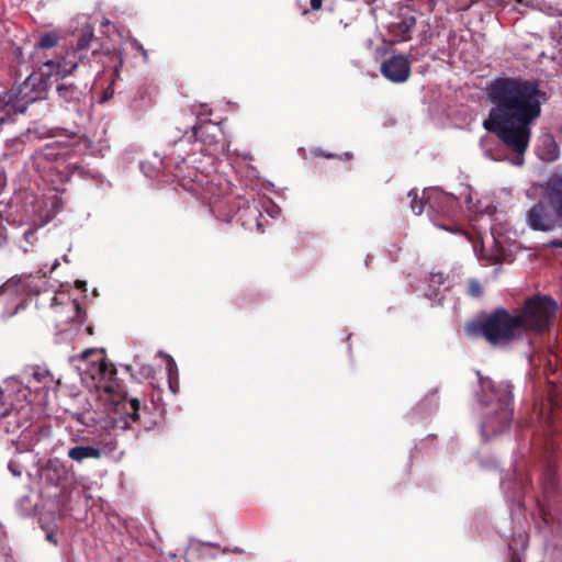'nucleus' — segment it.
Returning a JSON list of instances; mask_svg holds the SVG:
<instances>
[{"mask_svg":"<svg viewBox=\"0 0 562 562\" xmlns=\"http://www.w3.org/2000/svg\"><path fill=\"white\" fill-rule=\"evenodd\" d=\"M485 93L492 108L483 127L516 155L522 156L531 136V124L541 115L546 93L536 79L496 77Z\"/></svg>","mask_w":562,"mask_h":562,"instance_id":"nucleus-1","label":"nucleus"},{"mask_svg":"<svg viewBox=\"0 0 562 562\" xmlns=\"http://www.w3.org/2000/svg\"><path fill=\"white\" fill-rule=\"evenodd\" d=\"M76 362V371L81 384L89 391H103L111 394L114 404L115 416L112 418L114 430H126L133 424H138L143 429L150 430L157 425V415L136 397L126 394H116L119 386L114 382L116 368L109 363L102 349L87 348L78 357H72Z\"/></svg>","mask_w":562,"mask_h":562,"instance_id":"nucleus-2","label":"nucleus"},{"mask_svg":"<svg viewBox=\"0 0 562 562\" xmlns=\"http://www.w3.org/2000/svg\"><path fill=\"white\" fill-rule=\"evenodd\" d=\"M44 67L46 68L45 72L41 75L31 74L19 87L12 88L1 95L4 102V110L9 111L11 115L22 114L31 103L44 99L48 82L55 83L59 95L67 99L69 87L64 82H59L70 72V69L67 68V63L65 60H47Z\"/></svg>","mask_w":562,"mask_h":562,"instance_id":"nucleus-3","label":"nucleus"},{"mask_svg":"<svg viewBox=\"0 0 562 562\" xmlns=\"http://www.w3.org/2000/svg\"><path fill=\"white\" fill-rule=\"evenodd\" d=\"M539 422L541 423L546 436L544 442V467L541 474V487L546 497L552 496L558 487V463L557 459L561 452L560 443L557 442L555 435L562 431V405L553 396H549L541 404L539 411Z\"/></svg>","mask_w":562,"mask_h":562,"instance_id":"nucleus-4","label":"nucleus"},{"mask_svg":"<svg viewBox=\"0 0 562 562\" xmlns=\"http://www.w3.org/2000/svg\"><path fill=\"white\" fill-rule=\"evenodd\" d=\"M477 376L481 387L479 402L484 406L495 404L493 415L488 414L485 417L481 430L486 436L501 434L510 426L513 420V385L509 382L495 385L490 378L483 376L479 371Z\"/></svg>","mask_w":562,"mask_h":562,"instance_id":"nucleus-5","label":"nucleus"},{"mask_svg":"<svg viewBox=\"0 0 562 562\" xmlns=\"http://www.w3.org/2000/svg\"><path fill=\"white\" fill-rule=\"evenodd\" d=\"M3 393H0V432L19 434V442L32 450L40 440L41 426L33 423V407L29 402H19L5 406Z\"/></svg>","mask_w":562,"mask_h":562,"instance_id":"nucleus-6","label":"nucleus"},{"mask_svg":"<svg viewBox=\"0 0 562 562\" xmlns=\"http://www.w3.org/2000/svg\"><path fill=\"white\" fill-rule=\"evenodd\" d=\"M475 335L483 337L492 346L509 345L522 335L520 318L505 308H496L472 325Z\"/></svg>","mask_w":562,"mask_h":562,"instance_id":"nucleus-7","label":"nucleus"},{"mask_svg":"<svg viewBox=\"0 0 562 562\" xmlns=\"http://www.w3.org/2000/svg\"><path fill=\"white\" fill-rule=\"evenodd\" d=\"M99 40L93 34V27L90 24L85 25L80 30V34L77 38L76 48H72V55L80 59V65L72 63V79H78L77 82H72V93L75 89L79 90L83 99V103L92 104L93 97L91 95L92 85L94 82L91 65L87 59L85 50H91L94 56L99 49Z\"/></svg>","mask_w":562,"mask_h":562,"instance_id":"nucleus-8","label":"nucleus"},{"mask_svg":"<svg viewBox=\"0 0 562 562\" xmlns=\"http://www.w3.org/2000/svg\"><path fill=\"white\" fill-rule=\"evenodd\" d=\"M557 311L558 304L550 296H533L526 300L520 314H517L522 334H541L549 330Z\"/></svg>","mask_w":562,"mask_h":562,"instance_id":"nucleus-9","label":"nucleus"},{"mask_svg":"<svg viewBox=\"0 0 562 562\" xmlns=\"http://www.w3.org/2000/svg\"><path fill=\"white\" fill-rule=\"evenodd\" d=\"M424 194L431 222L441 229L461 233L462 229L454 223V218L460 212L458 199L437 189L424 191Z\"/></svg>","mask_w":562,"mask_h":562,"instance_id":"nucleus-10","label":"nucleus"},{"mask_svg":"<svg viewBox=\"0 0 562 562\" xmlns=\"http://www.w3.org/2000/svg\"><path fill=\"white\" fill-rule=\"evenodd\" d=\"M526 222L531 229L540 232H551L562 226V223L544 200L536 203L527 212Z\"/></svg>","mask_w":562,"mask_h":562,"instance_id":"nucleus-11","label":"nucleus"},{"mask_svg":"<svg viewBox=\"0 0 562 562\" xmlns=\"http://www.w3.org/2000/svg\"><path fill=\"white\" fill-rule=\"evenodd\" d=\"M44 156L53 164L52 169L58 175L61 182L70 180L69 145L60 143L47 144Z\"/></svg>","mask_w":562,"mask_h":562,"instance_id":"nucleus-12","label":"nucleus"},{"mask_svg":"<svg viewBox=\"0 0 562 562\" xmlns=\"http://www.w3.org/2000/svg\"><path fill=\"white\" fill-rule=\"evenodd\" d=\"M381 74L392 82H405L411 76V63L404 55H394L381 64Z\"/></svg>","mask_w":562,"mask_h":562,"instance_id":"nucleus-13","label":"nucleus"},{"mask_svg":"<svg viewBox=\"0 0 562 562\" xmlns=\"http://www.w3.org/2000/svg\"><path fill=\"white\" fill-rule=\"evenodd\" d=\"M543 200L562 223V173H553L543 186Z\"/></svg>","mask_w":562,"mask_h":562,"instance_id":"nucleus-14","label":"nucleus"},{"mask_svg":"<svg viewBox=\"0 0 562 562\" xmlns=\"http://www.w3.org/2000/svg\"><path fill=\"white\" fill-rule=\"evenodd\" d=\"M218 125L214 124L213 122L209 121L202 124H194L191 127V131L184 130L183 136L180 140H187L188 143H194L196 140H200L204 145L211 147L213 145H216L215 140V132H217Z\"/></svg>","mask_w":562,"mask_h":562,"instance_id":"nucleus-15","label":"nucleus"},{"mask_svg":"<svg viewBox=\"0 0 562 562\" xmlns=\"http://www.w3.org/2000/svg\"><path fill=\"white\" fill-rule=\"evenodd\" d=\"M416 26L414 15H404L397 21L390 23L387 30L392 37V43H402L412 40V34Z\"/></svg>","mask_w":562,"mask_h":562,"instance_id":"nucleus-16","label":"nucleus"},{"mask_svg":"<svg viewBox=\"0 0 562 562\" xmlns=\"http://www.w3.org/2000/svg\"><path fill=\"white\" fill-rule=\"evenodd\" d=\"M43 476L49 484L59 487L61 492L67 490L68 471L57 459L48 461L47 467L43 471Z\"/></svg>","mask_w":562,"mask_h":562,"instance_id":"nucleus-17","label":"nucleus"},{"mask_svg":"<svg viewBox=\"0 0 562 562\" xmlns=\"http://www.w3.org/2000/svg\"><path fill=\"white\" fill-rule=\"evenodd\" d=\"M33 281L32 276H14L8 279L2 285H0V296L3 294H10L20 296L22 294H30L31 283Z\"/></svg>","mask_w":562,"mask_h":562,"instance_id":"nucleus-18","label":"nucleus"},{"mask_svg":"<svg viewBox=\"0 0 562 562\" xmlns=\"http://www.w3.org/2000/svg\"><path fill=\"white\" fill-rule=\"evenodd\" d=\"M203 201L206 202L211 209V212L218 220L224 222H229L235 213L233 207H229L228 211L225 207L228 205V201L224 198L220 196H210L203 195Z\"/></svg>","mask_w":562,"mask_h":562,"instance_id":"nucleus-19","label":"nucleus"},{"mask_svg":"<svg viewBox=\"0 0 562 562\" xmlns=\"http://www.w3.org/2000/svg\"><path fill=\"white\" fill-rule=\"evenodd\" d=\"M70 304V289L67 283H61L59 289L52 297L50 308L55 314L59 313V308L64 310Z\"/></svg>","mask_w":562,"mask_h":562,"instance_id":"nucleus-20","label":"nucleus"},{"mask_svg":"<svg viewBox=\"0 0 562 562\" xmlns=\"http://www.w3.org/2000/svg\"><path fill=\"white\" fill-rule=\"evenodd\" d=\"M446 277L442 272H431L427 278V291L425 295L434 300L438 296L440 288L445 284Z\"/></svg>","mask_w":562,"mask_h":562,"instance_id":"nucleus-21","label":"nucleus"},{"mask_svg":"<svg viewBox=\"0 0 562 562\" xmlns=\"http://www.w3.org/2000/svg\"><path fill=\"white\" fill-rule=\"evenodd\" d=\"M72 307L75 310V316H72V323L75 319H77L80 323V326L76 328V337L80 336L81 334H86L88 336L93 335V327L91 325H87L85 328H81V324L86 319V311L82 308L81 304L72 300Z\"/></svg>","mask_w":562,"mask_h":562,"instance_id":"nucleus-22","label":"nucleus"},{"mask_svg":"<svg viewBox=\"0 0 562 562\" xmlns=\"http://www.w3.org/2000/svg\"><path fill=\"white\" fill-rule=\"evenodd\" d=\"M100 449L91 446H79L72 448V460H76L78 462L88 458L98 459L100 458Z\"/></svg>","mask_w":562,"mask_h":562,"instance_id":"nucleus-23","label":"nucleus"},{"mask_svg":"<svg viewBox=\"0 0 562 562\" xmlns=\"http://www.w3.org/2000/svg\"><path fill=\"white\" fill-rule=\"evenodd\" d=\"M423 198H419L418 191L413 189L408 192V198L411 199V209L414 214L419 215L423 213L426 203V195L423 193Z\"/></svg>","mask_w":562,"mask_h":562,"instance_id":"nucleus-24","label":"nucleus"},{"mask_svg":"<svg viewBox=\"0 0 562 562\" xmlns=\"http://www.w3.org/2000/svg\"><path fill=\"white\" fill-rule=\"evenodd\" d=\"M90 140L85 135L77 136L72 133V154H85L90 148Z\"/></svg>","mask_w":562,"mask_h":562,"instance_id":"nucleus-25","label":"nucleus"},{"mask_svg":"<svg viewBox=\"0 0 562 562\" xmlns=\"http://www.w3.org/2000/svg\"><path fill=\"white\" fill-rule=\"evenodd\" d=\"M60 40V36L56 32H47L42 35L38 47L48 49L55 47Z\"/></svg>","mask_w":562,"mask_h":562,"instance_id":"nucleus-26","label":"nucleus"},{"mask_svg":"<svg viewBox=\"0 0 562 562\" xmlns=\"http://www.w3.org/2000/svg\"><path fill=\"white\" fill-rule=\"evenodd\" d=\"M468 294L472 297H481L483 294V288L477 280H471L468 283Z\"/></svg>","mask_w":562,"mask_h":562,"instance_id":"nucleus-27","label":"nucleus"},{"mask_svg":"<svg viewBox=\"0 0 562 562\" xmlns=\"http://www.w3.org/2000/svg\"><path fill=\"white\" fill-rule=\"evenodd\" d=\"M159 355L164 356L167 359V375H168V378L177 375L178 374V368H177V364H176L175 360L169 355H165L161 351L159 352Z\"/></svg>","mask_w":562,"mask_h":562,"instance_id":"nucleus-28","label":"nucleus"},{"mask_svg":"<svg viewBox=\"0 0 562 562\" xmlns=\"http://www.w3.org/2000/svg\"><path fill=\"white\" fill-rule=\"evenodd\" d=\"M3 103H4L3 99H2V97H0V125L2 123L7 122L11 117L10 112L4 110Z\"/></svg>","mask_w":562,"mask_h":562,"instance_id":"nucleus-29","label":"nucleus"},{"mask_svg":"<svg viewBox=\"0 0 562 562\" xmlns=\"http://www.w3.org/2000/svg\"><path fill=\"white\" fill-rule=\"evenodd\" d=\"M168 384H169V389L170 391L173 393V394H177L178 390H179V380H178V374L177 375H173V376H169L168 378Z\"/></svg>","mask_w":562,"mask_h":562,"instance_id":"nucleus-30","label":"nucleus"},{"mask_svg":"<svg viewBox=\"0 0 562 562\" xmlns=\"http://www.w3.org/2000/svg\"><path fill=\"white\" fill-rule=\"evenodd\" d=\"M312 11H319L323 7V0H310Z\"/></svg>","mask_w":562,"mask_h":562,"instance_id":"nucleus-31","label":"nucleus"},{"mask_svg":"<svg viewBox=\"0 0 562 562\" xmlns=\"http://www.w3.org/2000/svg\"><path fill=\"white\" fill-rule=\"evenodd\" d=\"M35 229L29 228L27 231L24 232L23 237L27 243H32V240L35 237Z\"/></svg>","mask_w":562,"mask_h":562,"instance_id":"nucleus-32","label":"nucleus"},{"mask_svg":"<svg viewBox=\"0 0 562 562\" xmlns=\"http://www.w3.org/2000/svg\"><path fill=\"white\" fill-rule=\"evenodd\" d=\"M548 246L553 247V248H562V239L550 240Z\"/></svg>","mask_w":562,"mask_h":562,"instance_id":"nucleus-33","label":"nucleus"},{"mask_svg":"<svg viewBox=\"0 0 562 562\" xmlns=\"http://www.w3.org/2000/svg\"><path fill=\"white\" fill-rule=\"evenodd\" d=\"M56 535L55 532L52 530V531H47L46 532V539L50 542H53L54 544H57V540H56Z\"/></svg>","mask_w":562,"mask_h":562,"instance_id":"nucleus-34","label":"nucleus"},{"mask_svg":"<svg viewBox=\"0 0 562 562\" xmlns=\"http://www.w3.org/2000/svg\"><path fill=\"white\" fill-rule=\"evenodd\" d=\"M86 285H87V283H86L85 281H81V280H76V281H75V286H76L77 289H80V290H82V291H86Z\"/></svg>","mask_w":562,"mask_h":562,"instance_id":"nucleus-35","label":"nucleus"},{"mask_svg":"<svg viewBox=\"0 0 562 562\" xmlns=\"http://www.w3.org/2000/svg\"><path fill=\"white\" fill-rule=\"evenodd\" d=\"M509 562H521L519 555L517 552H514L512 555H510V561Z\"/></svg>","mask_w":562,"mask_h":562,"instance_id":"nucleus-36","label":"nucleus"},{"mask_svg":"<svg viewBox=\"0 0 562 562\" xmlns=\"http://www.w3.org/2000/svg\"><path fill=\"white\" fill-rule=\"evenodd\" d=\"M74 418H76L78 422H80V423H82V424L85 423V420H83L85 416H83V415H81V414H74V413H72V419H74Z\"/></svg>","mask_w":562,"mask_h":562,"instance_id":"nucleus-37","label":"nucleus"},{"mask_svg":"<svg viewBox=\"0 0 562 562\" xmlns=\"http://www.w3.org/2000/svg\"><path fill=\"white\" fill-rule=\"evenodd\" d=\"M115 448H116V443L111 442V443L109 445V447H108V450H109V451H112V450H114Z\"/></svg>","mask_w":562,"mask_h":562,"instance_id":"nucleus-38","label":"nucleus"},{"mask_svg":"<svg viewBox=\"0 0 562 562\" xmlns=\"http://www.w3.org/2000/svg\"><path fill=\"white\" fill-rule=\"evenodd\" d=\"M57 266H58V262H55V263L53 265V267H52V271H50L52 273H54V272L56 271Z\"/></svg>","mask_w":562,"mask_h":562,"instance_id":"nucleus-39","label":"nucleus"},{"mask_svg":"<svg viewBox=\"0 0 562 562\" xmlns=\"http://www.w3.org/2000/svg\"><path fill=\"white\" fill-rule=\"evenodd\" d=\"M518 4L527 5L526 0H515Z\"/></svg>","mask_w":562,"mask_h":562,"instance_id":"nucleus-40","label":"nucleus"},{"mask_svg":"<svg viewBox=\"0 0 562 562\" xmlns=\"http://www.w3.org/2000/svg\"><path fill=\"white\" fill-rule=\"evenodd\" d=\"M78 169L79 168L75 164H72V167H71L72 173H75Z\"/></svg>","mask_w":562,"mask_h":562,"instance_id":"nucleus-41","label":"nucleus"},{"mask_svg":"<svg viewBox=\"0 0 562 562\" xmlns=\"http://www.w3.org/2000/svg\"><path fill=\"white\" fill-rule=\"evenodd\" d=\"M555 158H557V154H555V155L550 156V157L548 158V160H553V159H555Z\"/></svg>","mask_w":562,"mask_h":562,"instance_id":"nucleus-42","label":"nucleus"},{"mask_svg":"<svg viewBox=\"0 0 562 562\" xmlns=\"http://www.w3.org/2000/svg\"><path fill=\"white\" fill-rule=\"evenodd\" d=\"M63 259H64V261H65V262H68L67 255H64V256H63Z\"/></svg>","mask_w":562,"mask_h":562,"instance_id":"nucleus-43","label":"nucleus"},{"mask_svg":"<svg viewBox=\"0 0 562 562\" xmlns=\"http://www.w3.org/2000/svg\"><path fill=\"white\" fill-rule=\"evenodd\" d=\"M64 331H65V329L60 328L59 333L57 335L60 336V335H63Z\"/></svg>","mask_w":562,"mask_h":562,"instance_id":"nucleus-44","label":"nucleus"},{"mask_svg":"<svg viewBox=\"0 0 562 562\" xmlns=\"http://www.w3.org/2000/svg\"><path fill=\"white\" fill-rule=\"evenodd\" d=\"M92 295H93V296H97V295H98V292H97V290H95V289L92 291Z\"/></svg>","mask_w":562,"mask_h":562,"instance_id":"nucleus-45","label":"nucleus"},{"mask_svg":"<svg viewBox=\"0 0 562 562\" xmlns=\"http://www.w3.org/2000/svg\"><path fill=\"white\" fill-rule=\"evenodd\" d=\"M11 471L13 472V474H14V475H18V474H19L18 472H15V468H12V470H11Z\"/></svg>","mask_w":562,"mask_h":562,"instance_id":"nucleus-46","label":"nucleus"},{"mask_svg":"<svg viewBox=\"0 0 562 562\" xmlns=\"http://www.w3.org/2000/svg\"><path fill=\"white\" fill-rule=\"evenodd\" d=\"M72 397H75V398H79V397H80V394H75V395L72 394Z\"/></svg>","mask_w":562,"mask_h":562,"instance_id":"nucleus-47","label":"nucleus"},{"mask_svg":"<svg viewBox=\"0 0 562 562\" xmlns=\"http://www.w3.org/2000/svg\"><path fill=\"white\" fill-rule=\"evenodd\" d=\"M105 24H109V21H108V20H106V21H104V22H102V25H105Z\"/></svg>","mask_w":562,"mask_h":562,"instance_id":"nucleus-48","label":"nucleus"},{"mask_svg":"<svg viewBox=\"0 0 562 562\" xmlns=\"http://www.w3.org/2000/svg\"><path fill=\"white\" fill-rule=\"evenodd\" d=\"M177 169H178L179 171H181V166H180V165H177Z\"/></svg>","mask_w":562,"mask_h":562,"instance_id":"nucleus-49","label":"nucleus"}]
</instances>
